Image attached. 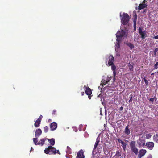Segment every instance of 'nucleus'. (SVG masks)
Returning <instances> with one entry per match:
<instances>
[{"mask_svg":"<svg viewBox=\"0 0 158 158\" xmlns=\"http://www.w3.org/2000/svg\"><path fill=\"white\" fill-rule=\"evenodd\" d=\"M44 152L46 154H55L56 153V150L55 148L51 146H49L45 148Z\"/></svg>","mask_w":158,"mask_h":158,"instance_id":"1","label":"nucleus"},{"mask_svg":"<svg viewBox=\"0 0 158 158\" xmlns=\"http://www.w3.org/2000/svg\"><path fill=\"white\" fill-rule=\"evenodd\" d=\"M129 15L125 13H123V16L121 19V22L124 25L127 24L129 20Z\"/></svg>","mask_w":158,"mask_h":158,"instance_id":"2","label":"nucleus"},{"mask_svg":"<svg viewBox=\"0 0 158 158\" xmlns=\"http://www.w3.org/2000/svg\"><path fill=\"white\" fill-rule=\"evenodd\" d=\"M138 32L141 35V38L142 40H144L148 36L147 32L145 31H143L142 28L141 27H139Z\"/></svg>","mask_w":158,"mask_h":158,"instance_id":"3","label":"nucleus"},{"mask_svg":"<svg viewBox=\"0 0 158 158\" xmlns=\"http://www.w3.org/2000/svg\"><path fill=\"white\" fill-rule=\"evenodd\" d=\"M130 146L132 151L134 152L135 154H137L138 152V150L135 147V142L134 141H131L130 143Z\"/></svg>","mask_w":158,"mask_h":158,"instance_id":"4","label":"nucleus"},{"mask_svg":"<svg viewBox=\"0 0 158 158\" xmlns=\"http://www.w3.org/2000/svg\"><path fill=\"white\" fill-rule=\"evenodd\" d=\"M116 35H119L121 37L126 36V30L125 29H122L121 31H118L117 32Z\"/></svg>","mask_w":158,"mask_h":158,"instance_id":"5","label":"nucleus"},{"mask_svg":"<svg viewBox=\"0 0 158 158\" xmlns=\"http://www.w3.org/2000/svg\"><path fill=\"white\" fill-rule=\"evenodd\" d=\"M109 60L108 62V65L110 66L113 64L114 61V58L112 55H110L108 57Z\"/></svg>","mask_w":158,"mask_h":158,"instance_id":"6","label":"nucleus"},{"mask_svg":"<svg viewBox=\"0 0 158 158\" xmlns=\"http://www.w3.org/2000/svg\"><path fill=\"white\" fill-rule=\"evenodd\" d=\"M84 152L82 149L80 150L77 153L76 158H84Z\"/></svg>","mask_w":158,"mask_h":158,"instance_id":"7","label":"nucleus"},{"mask_svg":"<svg viewBox=\"0 0 158 158\" xmlns=\"http://www.w3.org/2000/svg\"><path fill=\"white\" fill-rule=\"evenodd\" d=\"M57 127V124L55 122L52 123L50 125V128L52 131H54Z\"/></svg>","mask_w":158,"mask_h":158,"instance_id":"8","label":"nucleus"},{"mask_svg":"<svg viewBox=\"0 0 158 158\" xmlns=\"http://www.w3.org/2000/svg\"><path fill=\"white\" fill-rule=\"evenodd\" d=\"M84 87H85V89L86 94L88 95H90L92 94L91 89L89 87H86L85 86Z\"/></svg>","mask_w":158,"mask_h":158,"instance_id":"9","label":"nucleus"},{"mask_svg":"<svg viewBox=\"0 0 158 158\" xmlns=\"http://www.w3.org/2000/svg\"><path fill=\"white\" fill-rule=\"evenodd\" d=\"M146 152V151L144 149H141L140 150L138 156L139 158H141L144 155Z\"/></svg>","mask_w":158,"mask_h":158,"instance_id":"10","label":"nucleus"},{"mask_svg":"<svg viewBox=\"0 0 158 158\" xmlns=\"http://www.w3.org/2000/svg\"><path fill=\"white\" fill-rule=\"evenodd\" d=\"M119 143H121L123 149L125 151L126 149L127 144L120 139H117Z\"/></svg>","mask_w":158,"mask_h":158,"instance_id":"11","label":"nucleus"},{"mask_svg":"<svg viewBox=\"0 0 158 158\" xmlns=\"http://www.w3.org/2000/svg\"><path fill=\"white\" fill-rule=\"evenodd\" d=\"M146 145L148 148L152 149L154 146V143L152 142H148L146 143Z\"/></svg>","mask_w":158,"mask_h":158,"instance_id":"12","label":"nucleus"},{"mask_svg":"<svg viewBox=\"0 0 158 158\" xmlns=\"http://www.w3.org/2000/svg\"><path fill=\"white\" fill-rule=\"evenodd\" d=\"M42 131L41 129H38L36 130L35 132V137L39 136L42 134Z\"/></svg>","mask_w":158,"mask_h":158,"instance_id":"13","label":"nucleus"},{"mask_svg":"<svg viewBox=\"0 0 158 158\" xmlns=\"http://www.w3.org/2000/svg\"><path fill=\"white\" fill-rule=\"evenodd\" d=\"M124 132L125 134L127 135H129L130 134V130L129 128V125H128L126 126L124 131Z\"/></svg>","mask_w":158,"mask_h":158,"instance_id":"14","label":"nucleus"},{"mask_svg":"<svg viewBox=\"0 0 158 158\" xmlns=\"http://www.w3.org/2000/svg\"><path fill=\"white\" fill-rule=\"evenodd\" d=\"M145 142L144 140H140L139 142H138V144L140 147H143L145 145Z\"/></svg>","mask_w":158,"mask_h":158,"instance_id":"15","label":"nucleus"},{"mask_svg":"<svg viewBox=\"0 0 158 158\" xmlns=\"http://www.w3.org/2000/svg\"><path fill=\"white\" fill-rule=\"evenodd\" d=\"M111 77H109V76H107L106 80L103 79L102 80V81L104 82V84L105 85L108 82L110 81L111 80Z\"/></svg>","mask_w":158,"mask_h":158,"instance_id":"16","label":"nucleus"},{"mask_svg":"<svg viewBox=\"0 0 158 158\" xmlns=\"http://www.w3.org/2000/svg\"><path fill=\"white\" fill-rule=\"evenodd\" d=\"M47 139H48L47 138H43L40 139L39 141V144H40L41 146H43L44 143L45 141L47 140Z\"/></svg>","mask_w":158,"mask_h":158,"instance_id":"17","label":"nucleus"},{"mask_svg":"<svg viewBox=\"0 0 158 158\" xmlns=\"http://www.w3.org/2000/svg\"><path fill=\"white\" fill-rule=\"evenodd\" d=\"M137 19V16L136 15V16L135 18L133 20V27L134 28L135 30H136V20Z\"/></svg>","mask_w":158,"mask_h":158,"instance_id":"18","label":"nucleus"},{"mask_svg":"<svg viewBox=\"0 0 158 158\" xmlns=\"http://www.w3.org/2000/svg\"><path fill=\"white\" fill-rule=\"evenodd\" d=\"M146 7V6L145 4H140L138 6V9L139 10L145 8Z\"/></svg>","mask_w":158,"mask_h":158,"instance_id":"19","label":"nucleus"},{"mask_svg":"<svg viewBox=\"0 0 158 158\" xmlns=\"http://www.w3.org/2000/svg\"><path fill=\"white\" fill-rule=\"evenodd\" d=\"M126 44L131 49L134 48V45L132 44L130 42L127 43Z\"/></svg>","mask_w":158,"mask_h":158,"instance_id":"20","label":"nucleus"},{"mask_svg":"<svg viewBox=\"0 0 158 158\" xmlns=\"http://www.w3.org/2000/svg\"><path fill=\"white\" fill-rule=\"evenodd\" d=\"M153 139L155 142L158 143V133L154 135Z\"/></svg>","mask_w":158,"mask_h":158,"instance_id":"21","label":"nucleus"},{"mask_svg":"<svg viewBox=\"0 0 158 158\" xmlns=\"http://www.w3.org/2000/svg\"><path fill=\"white\" fill-rule=\"evenodd\" d=\"M41 123L40 121H39L37 120L34 124V126L35 127H39Z\"/></svg>","mask_w":158,"mask_h":158,"instance_id":"22","label":"nucleus"},{"mask_svg":"<svg viewBox=\"0 0 158 158\" xmlns=\"http://www.w3.org/2000/svg\"><path fill=\"white\" fill-rule=\"evenodd\" d=\"M47 140L49 141V142H50V144L52 146H53L54 145L55 143V139H54L52 138V139H47Z\"/></svg>","mask_w":158,"mask_h":158,"instance_id":"23","label":"nucleus"},{"mask_svg":"<svg viewBox=\"0 0 158 158\" xmlns=\"http://www.w3.org/2000/svg\"><path fill=\"white\" fill-rule=\"evenodd\" d=\"M116 37H117L116 41L117 43H121L122 40V37L118 35H116Z\"/></svg>","mask_w":158,"mask_h":158,"instance_id":"24","label":"nucleus"},{"mask_svg":"<svg viewBox=\"0 0 158 158\" xmlns=\"http://www.w3.org/2000/svg\"><path fill=\"white\" fill-rule=\"evenodd\" d=\"M121 156V153H120L119 151L118 150H117L114 156H116V158H119V157Z\"/></svg>","mask_w":158,"mask_h":158,"instance_id":"25","label":"nucleus"},{"mask_svg":"<svg viewBox=\"0 0 158 158\" xmlns=\"http://www.w3.org/2000/svg\"><path fill=\"white\" fill-rule=\"evenodd\" d=\"M111 69L113 71V73H116V67L115 66V65L113 64L111 65Z\"/></svg>","mask_w":158,"mask_h":158,"instance_id":"26","label":"nucleus"},{"mask_svg":"<svg viewBox=\"0 0 158 158\" xmlns=\"http://www.w3.org/2000/svg\"><path fill=\"white\" fill-rule=\"evenodd\" d=\"M33 141L35 145H39V142H38L37 138H34L33 139Z\"/></svg>","mask_w":158,"mask_h":158,"instance_id":"27","label":"nucleus"},{"mask_svg":"<svg viewBox=\"0 0 158 158\" xmlns=\"http://www.w3.org/2000/svg\"><path fill=\"white\" fill-rule=\"evenodd\" d=\"M120 43H117L115 44V49L116 50H118L120 48Z\"/></svg>","mask_w":158,"mask_h":158,"instance_id":"28","label":"nucleus"},{"mask_svg":"<svg viewBox=\"0 0 158 158\" xmlns=\"http://www.w3.org/2000/svg\"><path fill=\"white\" fill-rule=\"evenodd\" d=\"M99 141H98V140H97L95 143V144H94V148H93V150H95L97 147V146L98 144V143H99Z\"/></svg>","mask_w":158,"mask_h":158,"instance_id":"29","label":"nucleus"},{"mask_svg":"<svg viewBox=\"0 0 158 158\" xmlns=\"http://www.w3.org/2000/svg\"><path fill=\"white\" fill-rule=\"evenodd\" d=\"M128 66L129 69L130 71H133V66L132 65H131L129 63L128 64Z\"/></svg>","mask_w":158,"mask_h":158,"instance_id":"30","label":"nucleus"},{"mask_svg":"<svg viewBox=\"0 0 158 158\" xmlns=\"http://www.w3.org/2000/svg\"><path fill=\"white\" fill-rule=\"evenodd\" d=\"M44 129L45 132L46 133L48 131L49 128L48 126H46L44 127Z\"/></svg>","mask_w":158,"mask_h":158,"instance_id":"31","label":"nucleus"},{"mask_svg":"<svg viewBox=\"0 0 158 158\" xmlns=\"http://www.w3.org/2000/svg\"><path fill=\"white\" fill-rule=\"evenodd\" d=\"M158 68V62H156L154 65V69H156Z\"/></svg>","mask_w":158,"mask_h":158,"instance_id":"32","label":"nucleus"},{"mask_svg":"<svg viewBox=\"0 0 158 158\" xmlns=\"http://www.w3.org/2000/svg\"><path fill=\"white\" fill-rule=\"evenodd\" d=\"M146 138L147 139H149L152 136L151 134H148L146 135Z\"/></svg>","mask_w":158,"mask_h":158,"instance_id":"33","label":"nucleus"},{"mask_svg":"<svg viewBox=\"0 0 158 158\" xmlns=\"http://www.w3.org/2000/svg\"><path fill=\"white\" fill-rule=\"evenodd\" d=\"M146 78H147V77H146V76L144 77L143 79L144 80V81L145 84L146 85H147L148 84V82L147 80L146 79Z\"/></svg>","mask_w":158,"mask_h":158,"instance_id":"34","label":"nucleus"},{"mask_svg":"<svg viewBox=\"0 0 158 158\" xmlns=\"http://www.w3.org/2000/svg\"><path fill=\"white\" fill-rule=\"evenodd\" d=\"M158 51V48H156L154 51V56L156 55V53Z\"/></svg>","mask_w":158,"mask_h":158,"instance_id":"35","label":"nucleus"},{"mask_svg":"<svg viewBox=\"0 0 158 158\" xmlns=\"http://www.w3.org/2000/svg\"><path fill=\"white\" fill-rule=\"evenodd\" d=\"M129 98H130V99L129 101V102L130 103V102H131L132 101V98H133L132 95V94L130 95Z\"/></svg>","mask_w":158,"mask_h":158,"instance_id":"36","label":"nucleus"},{"mask_svg":"<svg viewBox=\"0 0 158 158\" xmlns=\"http://www.w3.org/2000/svg\"><path fill=\"white\" fill-rule=\"evenodd\" d=\"M149 101L152 102V103H153L155 101V98H150V99H149Z\"/></svg>","mask_w":158,"mask_h":158,"instance_id":"37","label":"nucleus"},{"mask_svg":"<svg viewBox=\"0 0 158 158\" xmlns=\"http://www.w3.org/2000/svg\"><path fill=\"white\" fill-rule=\"evenodd\" d=\"M42 118H43L42 115H40V116L39 118H38L37 120H38L39 121H40V122H41V121Z\"/></svg>","mask_w":158,"mask_h":158,"instance_id":"38","label":"nucleus"},{"mask_svg":"<svg viewBox=\"0 0 158 158\" xmlns=\"http://www.w3.org/2000/svg\"><path fill=\"white\" fill-rule=\"evenodd\" d=\"M113 80L114 81H115L116 80L115 76L116 75V73H115V74L114 73H113Z\"/></svg>","mask_w":158,"mask_h":158,"instance_id":"39","label":"nucleus"},{"mask_svg":"<svg viewBox=\"0 0 158 158\" xmlns=\"http://www.w3.org/2000/svg\"><path fill=\"white\" fill-rule=\"evenodd\" d=\"M56 110H54L52 112V114L53 115H56Z\"/></svg>","mask_w":158,"mask_h":158,"instance_id":"40","label":"nucleus"},{"mask_svg":"<svg viewBox=\"0 0 158 158\" xmlns=\"http://www.w3.org/2000/svg\"><path fill=\"white\" fill-rule=\"evenodd\" d=\"M153 38V39H158V35H157L154 36Z\"/></svg>","mask_w":158,"mask_h":158,"instance_id":"41","label":"nucleus"},{"mask_svg":"<svg viewBox=\"0 0 158 158\" xmlns=\"http://www.w3.org/2000/svg\"><path fill=\"white\" fill-rule=\"evenodd\" d=\"M104 153L106 155H107L108 154V152H106V151H104Z\"/></svg>","mask_w":158,"mask_h":158,"instance_id":"42","label":"nucleus"},{"mask_svg":"<svg viewBox=\"0 0 158 158\" xmlns=\"http://www.w3.org/2000/svg\"><path fill=\"white\" fill-rule=\"evenodd\" d=\"M56 153H58V154H60V153L59 152V151L58 150H56Z\"/></svg>","mask_w":158,"mask_h":158,"instance_id":"43","label":"nucleus"},{"mask_svg":"<svg viewBox=\"0 0 158 158\" xmlns=\"http://www.w3.org/2000/svg\"><path fill=\"white\" fill-rule=\"evenodd\" d=\"M88 97L89 98V99H90L91 98V96H90V95H88Z\"/></svg>","mask_w":158,"mask_h":158,"instance_id":"44","label":"nucleus"},{"mask_svg":"<svg viewBox=\"0 0 158 158\" xmlns=\"http://www.w3.org/2000/svg\"><path fill=\"white\" fill-rule=\"evenodd\" d=\"M155 98V100L156 101L157 100V98L155 97V96H154V98Z\"/></svg>","mask_w":158,"mask_h":158,"instance_id":"45","label":"nucleus"},{"mask_svg":"<svg viewBox=\"0 0 158 158\" xmlns=\"http://www.w3.org/2000/svg\"><path fill=\"white\" fill-rule=\"evenodd\" d=\"M123 109V107L122 106H121L120 108V110H122Z\"/></svg>","mask_w":158,"mask_h":158,"instance_id":"46","label":"nucleus"},{"mask_svg":"<svg viewBox=\"0 0 158 158\" xmlns=\"http://www.w3.org/2000/svg\"><path fill=\"white\" fill-rule=\"evenodd\" d=\"M84 92H82L81 93V95H82V96H83L84 95Z\"/></svg>","mask_w":158,"mask_h":158,"instance_id":"47","label":"nucleus"},{"mask_svg":"<svg viewBox=\"0 0 158 158\" xmlns=\"http://www.w3.org/2000/svg\"><path fill=\"white\" fill-rule=\"evenodd\" d=\"M155 73H152L151 75H153Z\"/></svg>","mask_w":158,"mask_h":158,"instance_id":"48","label":"nucleus"},{"mask_svg":"<svg viewBox=\"0 0 158 158\" xmlns=\"http://www.w3.org/2000/svg\"><path fill=\"white\" fill-rule=\"evenodd\" d=\"M32 150H33V149L31 147V150L30 151H31Z\"/></svg>","mask_w":158,"mask_h":158,"instance_id":"49","label":"nucleus"},{"mask_svg":"<svg viewBox=\"0 0 158 158\" xmlns=\"http://www.w3.org/2000/svg\"><path fill=\"white\" fill-rule=\"evenodd\" d=\"M151 52H150V55H151Z\"/></svg>","mask_w":158,"mask_h":158,"instance_id":"50","label":"nucleus"}]
</instances>
